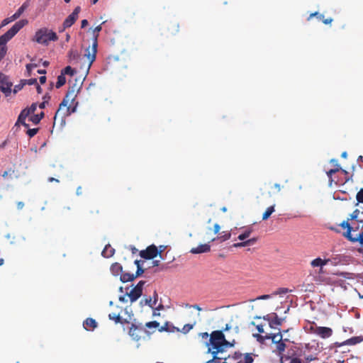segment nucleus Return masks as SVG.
Masks as SVG:
<instances>
[{
    "label": "nucleus",
    "instance_id": "1",
    "mask_svg": "<svg viewBox=\"0 0 363 363\" xmlns=\"http://www.w3.org/2000/svg\"><path fill=\"white\" fill-rule=\"evenodd\" d=\"M233 345L226 340L222 330H214L211 333L209 342H206L208 352L213 355V358L206 363H215L216 359H226V357H218V354H223L227 348Z\"/></svg>",
    "mask_w": 363,
    "mask_h": 363
},
{
    "label": "nucleus",
    "instance_id": "2",
    "mask_svg": "<svg viewBox=\"0 0 363 363\" xmlns=\"http://www.w3.org/2000/svg\"><path fill=\"white\" fill-rule=\"evenodd\" d=\"M75 97L76 94L74 93V89L73 88L72 89H69L62 101L60 104L59 108L55 113L54 116V124L56 123L58 118H60L62 123H65V117L69 116L76 111L77 102H76L74 106H72L75 101Z\"/></svg>",
    "mask_w": 363,
    "mask_h": 363
},
{
    "label": "nucleus",
    "instance_id": "3",
    "mask_svg": "<svg viewBox=\"0 0 363 363\" xmlns=\"http://www.w3.org/2000/svg\"><path fill=\"white\" fill-rule=\"evenodd\" d=\"M28 21L26 19H22L17 21L8 31L0 36V61L6 54V43L15 36V35L23 28Z\"/></svg>",
    "mask_w": 363,
    "mask_h": 363
},
{
    "label": "nucleus",
    "instance_id": "4",
    "mask_svg": "<svg viewBox=\"0 0 363 363\" xmlns=\"http://www.w3.org/2000/svg\"><path fill=\"white\" fill-rule=\"evenodd\" d=\"M57 40L58 37L56 33L47 28L38 30L33 38V41L45 45H48L50 41H57Z\"/></svg>",
    "mask_w": 363,
    "mask_h": 363
},
{
    "label": "nucleus",
    "instance_id": "5",
    "mask_svg": "<svg viewBox=\"0 0 363 363\" xmlns=\"http://www.w3.org/2000/svg\"><path fill=\"white\" fill-rule=\"evenodd\" d=\"M101 29H102L101 25L96 26L94 29V34L95 35V39H94V42L93 43V45H92L91 51H90L89 48H88L85 51L86 52L84 54V57H86L87 61H88V69L91 67V64L94 62V61L96 59V52H97V50H96L97 49V37H98V33L101 30Z\"/></svg>",
    "mask_w": 363,
    "mask_h": 363
},
{
    "label": "nucleus",
    "instance_id": "6",
    "mask_svg": "<svg viewBox=\"0 0 363 363\" xmlns=\"http://www.w3.org/2000/svg\"><path fill=\"white\" fill-rule=\"evenodd\" d=\"M13 83L9 80V77L0 72V90L6 96H8L11 92Z\"/></svg>",
    "mask_w": 363,
    "mask_h": 363
},
{
    "label": "nucleus",
    "instance_id": "7",
    "mask_svg": "<svg viewBox=\"0 0 363 363\" xmlns=\"http://www.w3.org/2000/svg\"><path fill=\"white\" fill-rule=\"evenodd\" d=\"M310 330L311 333L315 334L316 335L322 337V338H328L330 337L333 334V330L330 328L328 327H320L317 325H311L310 328Z\"/></svg>",
    "mask_w": 363,
    "mask_h": 363
},
{
    "label": "nucleus",
    "instance_id": "8",
    "mask_svg": "<svg viewBox=\"0 0 363 363\" xmlns=\"http://www.w3.org/2000/svg\"><path fill=\"white\" fill-rule=\"evenodd\" d=\"M81 11L80 6H77L73 12L69 14L63 22V28L60 31H63L65 29L71 27L75 21L77 20L79 13Z\"/></svg>",
    "mask_w": 363,
    "mask_h": 363
},
{
    "label": "nucleus",
    "instance_id": "9",
    "mask_svg": "<svg viewBox=\"0 0 363 363\" xmlns=\"http://www.w3.org/2000/svg\"><path fill=\"white\" fill-rule=\"evenodd\" d=\"M159 250L155 245L148 246L145 250L140 252V256L145 259H151L157 256Z\"/></svg>",
    "mask_w": 363,
    "mask_h": 363
},
{
    "label": "nucleus",
    "instance_id": "10",
    "mask_svg": "<svg viewBox=\"0 0 363 363\" xmlns=\"http://www.w3.org/2000/svg\"><path fill=\"white\" fill-rule=\"evenodd\" d=\"M28 4L26 3H24L22 4V6L16 11L14 14H13L11 16L6 18L4 19L1 22V26H5L9 23L16 20L18 18L22 13L25 11V10L27 9Z\"/></svg>",
    "mask_w": 363,
    "mask_h": 363
},
{
    "label": "nucleus",
    "instance_id": "11",
    "mask_svg": "<svg viewBox=\"0 0 363 363\" xmlns=\"http://www.w3.org/2000/svg\"><path fill=\"white\" fill-rule=\"evenodd\" d=\"M254 337L257 338V340H269L271 339L273 343L280 342L281 341H284L282 337V335L281 332H279L277 334H268L265 336H262L259 334L254 335Z\"/></svg>",
    "mask_w": 363,
    "mask_h": 363
},
{
    "label": "nucleus",
    "instance_id": "12",
    "mask_svg": "<svg viewBox=\"0 0 363 363\" xmlns=\"http://www.w3.org/2000/svg\"><path fill=\"white\" fill-rule=\"evenodd\" d=\"M264 319L269 321V326L272 328H274L275 325H281L284 320H285V318H279L275 313L264 316Z\"/></svg>",
    "mask_w": 363,
    "mask_h": 363
},
{
    "label": "nucleus",
    "instance_id": "13",
    "mask_svg": "<svg viewBox=\"0 0 363 363\" xmlns=\"http://www.w3.org/2000/svg\"><path fill=\"white\" fill-rule=\"evenodd\" d=\"M144 331L143 327L138 326L135 324H132L129 330V335L132 337L134 340H139L141 337V334Z\"/></svg>",
    "mask_w": 363,
    "mask_h": 363
},
{
    "label": "nucleus",
    "instance_id": "14",
    "mask_svg": "<svg viewBox=\"0 0 363 363\" xmlns=\"http://www.w3.org/2000/svg\"><path fill=\"white\" fill-rule=\"evenodd\" d=\"M211 245L209 244H201L196 247L191 249L190 252L192 254H201L210 252Z\"/></svg>",
    "mask_w": 363,
    "mask_h": 363
},
{
    "label": "nucleus",
    "instance_id": "15",
    "mask_svg": "<svg viewBox=\"0 0 363 363\" xmlns=\"http://www.w3.org/2000/svg\"><path fill=\"white\" fill-rule=\"evenodd\" d=\"M29 111H27V108L23 109L21 113L19 114L17 121L15 125H18V124H21L26 128H28L29 125L26 123V118L29 116Z\"/></svg>",
    "mask_w": 363,
    "mask_h": 363
},
{
    "label": "nucleus",
    "instance_id": "16",
    "mask_svg": "<svg viewBox=\"0 0 363 363\" xmlns=\"http://www.w3.org/2000/svg\"><path fill=\"white\" fill-rule=\"evenodd\" d=\"M108 318L113 320L116 323L125 324L128 323L126 319H123L121 316V312H112L108 314Z\"/></svg>",
    "mask_w": 363,
    "mask_h": 363
},
{
    "label": "nucleus",
    "instance_id": "17",
    "mask_svg": "<svg viewBox=\"0 0 363 363\" xmlns=\"http://www.w3.org/2000/svg\"><path fill=\"white\" fill-rule=\"evenodd\" d=\"M143 291L134 287L130 292H127L126 295L130 298V302L136 301L142 295Z\"/></svg>",
    "mask_w": 363,
    "mask_h": 363
},
{
    "label": "nucleus",
    "instance_id": "18",
    "mask_svg": "<svg viewBox=\"0 0 363 363\" xmlns=\"http://www.w3.org/2000/svg\"><path fill=\"white\" fill-rule=\"evenodd\" d=\"M313 17H316L318 20L322 21L323 23L326 25L331 23L333 21L332 18H325L323 14H320L317 11L311 13L308 17L307 20L310 21Z\"/></svg>",
    "mask_w": 363,
    "mask_h": 363
},
{
    "label": "nucleus",
    "instance_id": "19",
    "mask_svg": "<svg viewBox=\"0 0 363 363\" xmlns=\"http://www.w3.org/2000/svg\"><path fill=\"white\" fill-rule=\"evenodd\" d=\"M83 325L86 330H92L97 327V323L94 319L88 318L84 321Z\"/></svg>",
    "mask_w": 363,
    "mask_h": 363
},
{
    "label": "nucleus",
    "instance_id": "20",
    "mask_svg": "<svg viewBox=\"0 0 363 363\" xmlns=\"http://www.w3.org/2000/svg\"><path fill=\"white\" fill-rule=\"evenodd\" d=\"M111 272L113 276H118L120 275L123 272V267L122 265L118 262H115L111 264Z\"/></svg>",
    "mask_w": 363,
    "mask_h": 363
},
{
    "label": "nucleus",
    "instance_id": "21",
    "mask_svg": "<svg viewBox=\"0 0 363 363\" xmlns=\"http://www.w3.org/2000/svg\"><path fill=\"white\" fill-rule=\"evenodd\" d=\"M115 253V250L113 248L111 245H106L103 250L101 255L103 257L106 258L111 257Z\"/></svg>",
    "mask_w": 363,
    "mask_h": 363
},
{
    "label": "nucleus",
    "instance_id": "22",
    "mask_svg": "<svg viewBox=\"0 0 363 363\" xmlns=\"http://www.w3.org/2000/svg\"><path fill=\"white\" fill-rule=\"evenodd\" d=\"M330 261V259H322L320 257L314 259L311 261V264L313 267H323L327 264Z\"/></svg>",
    "mask_w": 363,
    "mask_h": 363
},
{
    "label": "nucleus",
    "instance_id": "23",
    "mask_svg": "<svg viewBox=\"0 0 363 363\" xmlns=\"http://www.w3.org/2000/svg\"><path fill=\"white\" fill-rule=\"evenodd\" d=\"M256 242H257V238H253L241 242L235 243V244H233V246L234 247H237V248L238 247H246V246L252 245L255 244Z\"/></svg>",
    "mask_w": 363,
    "mask_h": 363
},
{
    "label": "nucleus",
    "instance_id": "24",
    "mask_svg": "<svg viewBox=\"0 0 363 363\" xmlns=\"http://www.w3.org/2000/svg\"><path fill=\"white\" fill-rule=\"evenodd\" d=\"M330 162H336V167L335 168H333V169H331L330 170H328L326 173H327V176L329 178V180L330 181H332V176L333 174H335L336 172H339L341 169L340 164H338L337 162V160H335V159H332L330 160Z\"/></svg>",
    "mask_w": 363,
    "mask_h": 363
},
{
    "label": "nucleus",
    "instance_id": "25",
    "mask_svg": "<svg viewBox=\"0 0 363 363\" xmlns=\"http://www.w3.org/2000/svg\"><path fill=\"white\" fill-rule=\"evenodd\" d=\"M363 340V338L360 336L352 337L345 340L342 345H354L360 343Z\"/></svg>",
    "mask_w": 363,
    "mask_h": 363
},
{
    "label": "nucleus",
    "instance_id": "26",
    "mask_svg": "<svg viewBox=\"0 0 363 363\" xmlns=\"http://www.w3.org/2000/svg\"><path fill=\"white\" fill-rule=\"evenodd\" d=\"M135 279L134 274L123 272L120 274V280L123 282L132 281Z\"/></svg>",
    "mask_w": 363,
    "mask_h": 363
},
{
    "label": "nucleus",
    "instance_id": "27",
    "mask_svg": "<svg viewBox=\"0 0 363 363\" xmlns=\"http://www.w3.org/2000/svg\"><path fill=\"white\" fill-rule=\"evenodd\" d=\"M288 341L287 339H284V341H281L280 342L275 343L276 344V350L278 352L279 355L281 357L282 353L284 352L286 349L285 342Z\"/></svg>",
    "mask_w": 363,
    "mask_h": 363
},
{
    "label": "nucleus",
    "instance_id": "28",
    "mask_svg": "<svg viewBox=\"0 0 363 363\" xmlns=\"http://www.w3.org/2000/svg\"><path fill=\"white\" fill-rule=\"evenodd\" d=\"M274 207H275V205H272L271 206H269L266 209V211H264V213L262 215L263 220H267L270 217V216L274 212V211H275Z\"/></svg>",
    "mask_w": 363,
    "mask_h": 363
},
{
    "label": "nucleus",
    "instance_id": "29",
    "mask_svg": "<svg viewBox=\"0 0 363 363\" xmlns=\"http://www.w3.org/2000/svg\"><path fill=\"white\" fill-rule=\"evenodd\" d=\"M252 233V228H247L246 230H245L241 234H240L238 237V238L240 240H245V239L248 238L251 233Z\"/></svg>",
    "mask_w": 363,
    "mask_h": 363
},
{
    "label": "nucleus",
    "instance_id": "30",
    "mask_svg": "<svg viewBox=\"0 0 363 363\" xmlns=\"http://www.w3.org/2000/svg\"><path fill=\"white\" fill-rule=\"evenodd\" d=\"M68 57L70 61L77 60L80 55L77 50L71 49L68 52Z\"/></svg>",
    "mask_w": 363,
    "mask_h": 363
},
{
    "label": "nucleus",
    "instance_id": "31",
    "mask_svg": "<svg viewBox=\"0 0 363 363\" xmlns=\"http://www.w3.org/2000/svg\"><path fill=\"white\" fill-rule=\"evenodd\" d=\"M168 30L172 35H175L179 32V24L177 22H172L169 27Z\"/></svg>",
    "mask_w": 363,
    "mask_h": 363
},
{
    "label": "nucleus",
    "instance_id": "32",
    "mask_svg": "<svg viewBox=\"0 0 363 363\" xmlns=\"http://www.w3.org/2000/svg\"><path fill=\"white\" fill-rule=\"evenodd\" d=\"M281 186L279 184H274L270 186V191L268 192L269 196H272L281 191Z\"/></svg>",
    "mask_w": 363,
    "mask_h": 363
},
{
    "label": "nucleus",
    "instance_id": "33",
    "mask_svg": "<svg viewBox=\"0 0 363 363\" xmlns=\"http://www.w3.org/2000/svg\"><path fill=\"white\" fill-rule=\"evenodd\" d=\"M44 116V112L42 111L40 114H35L32 116L30 118V121H32L34 124H38L43 118Z\"/></svg>",
    "mask_w": 363,
    "mask_h": 363
},
{
    "label": "nucleus",
    "instance_id": "34",
    "mask_svg": "<svg viewBox=\"0 0 363 363\" xmlns=\"http://www.w3.org/2000/svg\"><path fill=\"white\" fill-rule=\"evenodd\" d=\"M66 83V78L65 77L60 74L58 77H57V81L56 82V88L59 89L60 88L61 86H62L65 84Z\"/></svg>",
    "mask_w": 363,
    "mask_h": 363
},
{
    "label": "nucleus",
    "instance_id": "35",
    "mask_svg": "<svg viewBox=\"0 0 363 363\" xmlns=\"http://www.w3.org/2000/svg\"><path fill=\"white\" fill-rule=\"evenodd\" d=\"M76 72H77L74 69H72L70 66L66 67L65 69H63L61 71V74H63L64 76L65 74L73 76L74 74H76Z\"/></svg>",
    "mask_w": 363,
    "mask_h": 363
},
{
    "label": "nucleus",
    "instance_id": "36",
    "mask_svg": "<svg viewBox=\"0 0 363 363\" xmlns=\"http://www.w3.org/2000/svg\"><path fill=\"white\" fill-rule=\"evenodd\" d=\"M145 326L147 328H157L160 326V323L157 321L154 320L146 323Z\"/></svg>",
    "mask_w": 363,
    "mask_h": 363
},
{
    "label": "nucleus",
    "instance_id": "37",
    "mask_svg": "<svg viewBox=\"0 0 363 363\" xmlns=\"http://www.w3.org/2000/svg\"><path fill=\"white\" fill-rule=\"evenodd\" d=\"M352 229H350V230H347V231L345 233H344V236L348 239L350 241L352 242H356V240H355V238H353L351 235V231H352Z\"/></svg>",
    "mask_w": 363,
    "mask_h": 363
},
{
    "label": "nucleus",
    "instance_id": "38",
    "mask_svg": "<svg viewBox=\"0 0 363 363\" xmlns=\"http://www.w3.org/2000/svg\"><path fill=\"white\" fill-rule=\"evenodd\" d=\"M196 324V322H194V324H186L184 325L182 330V332L184 333V334H186L187 333H189L194 327V325Z\"/></svg>",
    "mask_w": 363,
    "mask_h": 363
},
{
    "label": "nucleus",
    "instance_id": "39",
    "mask_svg": "<svg viewBox=\"0 0 363 363\" xmlns=\"http://www.w3.org/2000/svg\"><path fill=\"white\" fill-rule=\"evenodd\" d=\"M253 357H252V354L250 353H246L244 356V362H238V363H252L253 362Z\"/></svg>",
    "mask_w": 363,
    "mask_h": 363
},
{
    "label": "nucleus",
    "instance_id": "40",
    "mask_svg": "<svg viewBox=\"0 0 363 363\" xmlns=\"http://www.w3.org/2000/svg\"><path fill=\"white\" fill-rule=\"evenodd\" d=\"M356 199L358 203H363V188L360 189V190L357 192L356 195Z\"/></svg>",
    "mask_w": 363,
    "mask_h": 363
},
{
    "label": "nucleus",
    "instance_id": "41",
    "mask_svg": "<svg viewBox=\"0 0 363 363\" xmlns=\"http://www.w3.org/2000/svg\"><path fill=\"white\" fill-rule=\"evenodd\" d=\"M38 130H39L38 128H31V129H28L27 130L26 133L29 136V138H33V136H35L37 134Z\"/></svg>",
    "mask_w": 363,
    "mask_h": 363
},
{
    "label": "nucleus",
    "instance_id": "42",
    "mask_svg": "<svg viewBox=\"0 0 363 363\" xmlns=\"http://www.w3.org/2000/svg\"><path fill=\"white\" fill-rule=\"evenodd\" d=\"M22 82H23L25 83V85L26 84H28V85H34V84H37V79L35 78H32V79H23Z\"/></svg>",
    "mask_w": 363,
    "mask_h": 363
},
{
    "label": "nucleus",
    "instance_id": "43",
    "mask_svg": "<svg viewBox=\"0 0 363 363\" xmlns=\"http://www.w3.org/2000/svg\"><path fill=\"white\" fill-rule=\"evenodd\" d=\"M158 330L160 332H170V331H172V330H170L169 328V323L167 322L165 323V324L164 325H162V327H160Z\"/></svg>",
    "mask_w": 363,
    "mask_h": 363
},
{
    "label": "nucleus",
    "instance_id": "44",
    "mask_svg": "<svg viewBox=\"0 0 363 363\" xmlns=\"http://www.w3.org/2000/svg\"><path fill=\"white\" fill-rule=\"evenodd\" d=\"M144 272L145 270L142 268V267L138 266V267H137L135 274H134L135 279L141 276L144 273Z\"/></svg>",
    "mask_w": 363,
    "mask_h": 363
},
{
    "label": "nucleus",
    "instance_id": "45",
    "mask_svg": "<svg viewBox=\"0 0 363 363\" xmlns=\"http://www.w3.org/2000/svg\"><path fill=\"white\" fill-rule=\"evenodd\" d=\"M25 85V83L23 82H22V80L21 81V83L19 84H17L14 86V89H13V92L16 94L17 93L18 91H19L20 90H21V89L23 87V86Z\"/></svg>",
    "mask_w": 363,
    "mask_h": 363
},
{
    "label": "nucleus",
    "instance_id": "46",
    "mask_svg": "<svg viewBox=\"0 0 363 363\" xmlns=\"http://www.w3.org/2000/svg\"><path fill=\"white\" fill-rule=\"evenodd\" d=\"M230 233H225L223 235L220 236V237H218L217 239L218 240H220L221 242L222 241H225L228 239H230Z\"/></svg>",
    "mask_w": 363,
    "mask_h": 363
},
{
    "label": "nucleus",
    "instance_id": "47",
    "mask_svg": "<svg viewBox=\"0 0 363 363\" xmlns=\"http://www.w3.org/2000/svg\"><path fill=\"white\" fill-rule=\"evenodd\" d=\"M348 220H349V219H347V220H344L342 223H340V225L342 228H347V230L352 229V228L350 226Z\"/></svg>",
    "mask_w": 363,
    "mask_h": 363
},
{
    "label": "nucleus",
    "instance_id": "48",
    "mask_svg": "<svg viewBox=\"0 0 363 363\" xmlns=\"http://www.w3.org/2000/svg\"><path fill=\"white\" fill-rule=\"evenodd\" d=\"M37 108V104L33 103L31 104L29 108L27 109V111H29V114L34 113Z\"/></svg>",
    "mask_w": 363,
    "mask_h": 363
},
{
    "label": "nucleus",
    "instance_id": "49",
    "mask_svg": "<svg viewBox=\"0 0 363 363\" xmlns=\"http://www.w3.org/2000/svg\"><path fill=\"white\" fill-rule=\"evenodd\" d=\"M199 335L201 337L202 339L208 340V341L206 342V343L209 342V339H210L211 335H208V333H206V332L201 333L199 334Z\"/></svg>",
    "mask_w": 363,
    "mask_h": 363
},
{
    "label": "nucleus",
    "instance_id": "50",
    "mask_svg": "<svg viewBox=\"0 0 363 363\" xmlns=\"http://www.w3.org/2000/svg\"><path fill=\"white\" fill-rule=\"evenodd\" d=\"M356 242H359L360 245L363 247V231L361 232L357 238H355Z\"/></svg>",
    "mask_w": 363,
    "mask_h": 363
},
{
    "label": "nucleus",
    "instance_id": "51",
    "mask_svg": "<svg viewBox=\"0 0 363 363\" xmlns=\"http://www.w3.org/2000/svg\"><path fill=\"white\" fill-rule=\"evenodd\" d=\"M290 359V356L289 355H281L280 357L281 363H288L287 362Z\"/></svg>",
    "mask_w": 363,
    "mask_h": 363
},
{
    "label": "nucleus",
    "instance_id": "52",
    "mask_svg": "<svg viewBox=\"0 0 363 363\" xmlns=\"http://www.w3.org/2000/svg\"><path fill=\"white\" fill-rule=\"evenodd\" d=\"M359 211L358 209L354 210L352 213L350 215L351 220L357 219L359 215Z\"/></svg>",
    "mask_w": 363,
    "mask_h": 363
},
{
    "label": "nucleus",
    "instance_id": "53",
    "mask_svg": "<svg viewBox=\"0 0 363 363\" xmlns=\"http://www.w3.org/2000/svg\"><path fill=\"white\" fill-rule=\"evenodd\" d=\"M288 363H302V361L298 358V357H291L290 359L288 361Z\"/></svg>",
    "mask_w": 363,
    "mask_h": 363
},
{
    "label": "nucleus",
    "instance_id": "54",
    "mask_svg": "<svg viewBox=\"0 0 363 363\" xmlns=\"http://www.w3.org/2000/svg\"><path fill=\"white\" fill-rule=\"evenodd\" d=\"M145 284V281H140L135 287L143 291V288Z\"/></svg>",
    "mask_w": 363,
    "mask_h": 363
},
{
    "label": "nucleus",
    "instance_id": "55",
    "mask_svg": "<svg viewBox=\"0 0 363 363\" xmlns=\"http://www.w3.org/2000/svg\"><path fill=\"white\" fill-rule=\"evenodd\" d=\"M153 296H154V299H153V301H152V303L153 304V308H155V306L157 303V296H158V295H157L156 291H154Z\"/></svg>",
    "mask_w": 363,
    "mask_h": 363
},
{
    "label": "nucleus",
    "instance_id": "56",
    "mask_svg": "<svg viewBox=\"0 0 363 363\" xmlns=\"http://www.w3.org/2000/svg\"><path fill=\"white\" fill-rule=\"evenodd\" d=\"M89 213L91 214V216H94L95 214H99V209L94 208L89 211Z\"/></svg>",
    "mask_w": 363,
    "mask_h": 363
},
{
    "label": "nucleus",
    "instance_id": "57",
    "mask_svg": "<svg viewBox=\"0 0 363 363\" xmlns=\"http://www.w3.org/2000/svg\"><path fill=\"white\" fill-rule=\"evenodd\" d=\"M144 301H145V304L149 305L152 308H153V304L152 303V299H151V298H145V299L144 300Z\"/></svg>",
    "mask_w": 363,
    "mask_h": 363
},
{
    "label": "nucleus",
    "instance_id": "58",
    "mask_svg": "<svg viewBox=\"0 0 363 363\" xmlns=\"http://www.w3.org/2000/svg\"><path fill=\"white\" fill-rule=\"evenodd\" d=\"M220 225L218 223H216L213 226V232L215 234H217L220 230Z\"/></svg>",
    "mask_w": 363,
    "mask_h": 363
},
{
    "label": "nucleus",
    "instance_id": "59",
    "mask_svg": "<svg viewBox=\"0 0 363 363\" xmlns=\"http://www.w3.org/2000/svg\"><path fill=\"white\" fill-rule=\"evenodd\" d=\"M256 328H257V330H258V332H259V333H264V328H263V325H261V324L257 325L256 326Z\"/></svg>",
    "mask_w": 363,
    "mask_h": 363
},
{
    "label": "nucleus",
    "instance_id": "60",
    "mask_svg": "<svg viewBox=\"0 0 363 363\" xmlns=\"http://www.w3.org/2000/svg\"><path fill=\"white\" fill-rule=\"evenodd\" d=\"M36 67V65H31V64H28V65H26V69H27V71L28 72V73H30V71H31V69H32V68H33V67Z\"/></svg>",
    "mask_w": 363,
    "mask_h": 363
},
{
    "label": "nucleus",
    "instance_id": "61",
    "mask_svg": "<svg viewBox=\"0 0 363 363\" xmlns=\"http://www.w3.org/2000/svg\"><path fill=\"white\" fill-rule=\"evenodd\" d=\"M46 104H48V100L43 101L39 104V108L41 109L45 108Z\"/></svg>",
    "mask_w": 363,
    "mask_h": 363
},
{
    "label": "nucleus",
    "instance_id": "62",
    "mask_svg": "<svg viewBox=\"0 0 363 363\" xmlns=\"http://www.w3.org/2000/svg\"><path fill=\"white\" fill-rule=\"evenodd\" d=\"M87 25H88V21L87 20L84 19V20L82 21V22H81V27L82 28H85Z\"/></svg>",
    "mask_w": 363,
    "mask_h": 363
},
{
    "label": "nucleus",
    "instance_id": "63",
    "mask_svg": "<svg viewBox=\"0 0 363 363\" xmlns=\"http://www.w3.org/2000/svg\"><path fill=\"white\" fill-rule=\"evenodd\" d=\"M269 297H270V295H262V296L257 297V299L264 300V299L269 298Z\"/></svg>",
    "mask_w": 363,
    "mask_h": 363
},
{
    "label": "nucleus",
    "instance_id": "64",
    "mask_svg": "<svg viewBox=\"0 0 363 363\" xmlns=\"http://www.w3.org/2000/svg\"><path fill=\"white\" fill-rule=\"evenodd\" d=\"M23 206H24V203H23V202H22V201H18V202L17 203V208H18V209H22V208H23Z\"/></svg>",
    "mask_w": 363,
    "mask_h": 363
}]
</instances>
